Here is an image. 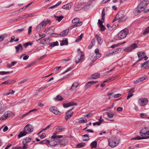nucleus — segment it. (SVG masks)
I'll return each instance as SVG.
<instances>
[{
  "mask_svg": "<svg viewBox=\"0 0 149 149\" xmlns=\"http://www.w3.org/2000/svg\"><path fill=\"white\" fill-rule=\"evenodd\" d=\"M105 15V9H104V8H103L102 10V14H101L102 20H104Z\"/></svg>",
  "mask_w": 149,
  "mask_h": 149,
  "instance_id": "obj_39",
  "label": "nucleus"
},
{
  "mask_svg": "<svg viewBox=\"0 0 149 149\" xmlns=\"http://www.w3.org/2000/svg\"><path fill=\"white\" fill-rule=\"evenodd\" d=\"M7 34L6 33H4L2 35H0V42L3 41L4 38L7 36Z\"/></svg>",
  "mask_w": 149,
  "mask_h": 149,
  "instance_id": "obj_32",
  "label": "nucleus"
},
{
  "mask_svg": "<svg viewBox=\"0 0 149 149\" xmlns=\"http://www.w3.org/2000/svg\"><path fill=\"white\" fill-rule=\"evenodd\" d=\"M72 4L71 3H70L68 4L63 5L62 8L64 9H66V10H69L72 7Z\"/></svg>",
  "mask_w": 149,
  "mask_h": 149,
  "instance_id": "obj_18",
  "label": "nucleus"
},
{
  "mask_svg": "<svg viewBox=\"0 0 149 149\" xmlns=\"http://www.w3.org/2000/svg\"><path fill=\"white\" fill-rule=\"evenodd\" d=\"M95 40L94 39H93L91 42L90 45L88 46V49H91L94 45Z\"/></svg>",
  "mask_w": 149,
  "mask_h": 149,
  "instance_id": "obj_30",
  "label": "nucleus"
},
{
  "mask_svg": "<svg viewBox=\"0 0 149 149\" xmlns=\"http://www.w3.org/2000/svg\"><path fill=\"white\" fill-rule=\"evenodd\" d=\"M60 45L61 46L64 45H67L68 44V42L67 38H65L64 40H63L61 41H60Z\"/></svg>",
  "mask_w": 149,
  "mask_h": 149,
  "instance_id": "obj_26",
  "label": "nucleus"
},
{
  "mask_svg": "<svg viewBox=\"0 0 149 149\" xmlns=\"http://www.w3.org/2000/svg\"><path fill=\"white\" fill-rule=\"evenodd\" d=\"M23 144V146L22 147V148L24 149H26L27 148V146H28V144L26 143H22Z\"/></svg>",
  "mask_w": 149,
  "mask_h": 149,
  "instance_id": "obj_55",
  "label": "nucleus"
},
{
  "mask_svg": "<svg viewBox=\"0 0 149 149\" xmlns=\"http://www.w3.org/2000/svg\"><path fill=\"white\" fill-rule=\"evenodd\" d=\"M121 50L122 49L121 48H118L114 49L112 51L113 52H114V54H115L118 53V52H120Z\"/></svg>",
  "mask_w": 149,
  "mask_h": 149,
  "instance_id": "obj_46",
  "label": "nucleus"
},
{
  "mask_svg": "<svg viewBox=\"0 0 149 149\" xmlns=\"http://www.w3.org/2000/svg\"><path fill=\"white\" fill-rule=\"evenodd\" d=\"M46 25V23L45 22V20H43L36 27V28L37 29H38L39 28L40 29H41L42 28H43L45 27Z\"/></svg>",
  "mask_w": 149,
  "mask_h": 149,
  "instance_id": "obj_17",
  "label": "nucleus"
},
{
  "mask_svg": "<svg viewBox=\"0 0 149 149\" xmlns=\"http://www.w3.org/2000/svg\"><path fill=\"white\" fill-rule=\"evenodd\" d=\"M67 142L65 141V139H63L59 141L58 143H60V144L61 146H64L66 143Z\"/></svg>",
  "mask_w": 149,
  "mask_h": 149,
  "instance_id": "obj_40",
  "label": "nucleus"
},
{
  "mask_svg": "<svg viewBox=\"0 0 149 149\" xmlns=\"http://www.w3.org/2000/svg\"><path fill=\"white\" fill-rule=\"evenodd\" d=\"M118 77V75H116L114 77H112L110 78H109V80H110L111 81H113L115 79H116Z\"/></svg>",
  "mask_w": 149,
  "mask_h": 149,
  "instance_id": "obj_59",
  "label": "nucleus"
},
{
  "mask_svg": "<svg viewBox=\"0 0 149 149\" xmlns=\"http://www.w3.org/2000/svg\"><path fill=\"white\" fill-rule=\"evenodd\" d=\"M121 95V94L118 93L114 95V97L115 98H118L120 97Z\"/></svg>",
  "mask_w": 149,
  "mask_h": 149,
  "instance_id": "obj_63",
  "label": "nucleus"
},
{
  "mask_svg": "<svg viewBox=\"0 0 149 149\" xmlns=\"http://www.w3.org/2000/svg\"><path fill=\"white\" fill-rule=\"evenodd\" d=\"M125 11L122 10L119 11L116 15V18H118L119 22H123L127 19V17L126 15H125Z\"/></svg>",
  "mask_w": 149,
  "mask_h": 149,
  "instance_id": "obj_2",
  "label": "nucleus"
},
{
  "mask_svg": "<svg viewBox=\"0 0 149 149\" xmlns=\"http://www.w3.org/2000/svg\"><path fill=\"white\" fill-rule=\"evenodd\" d=\"M104 22V20H102V21H101L100 19H98V22L100 26H101L103 25L102 23Z\"/></svg>",
  "mask_w": 149,
  "mask_h": 149,
  "instance_id": "obj_62",
  "label": "nucleus"
},
{
  "mask_svg": "<svg viewBox=\"0 0 149 149\" xmlns=\"http://www.w3.org/2000/svg\"><path fill=\"white\" fill-rule=\"evenodd\" d=\"M97 142L96 141H94L92 142L90 146H91V148H96L97 147Z\"/></svg>",
  "mask_w": 149,
  "mask_h": 149,
  "instance_id": "obj_33",
  "label": "nucleus"
},
{
  "mask_svg": "<svg viewBox=\"0 0 149 149\" xmlns=\"http://www.w3.org/2000/svg\"><path fill=\"white\" fill-rule=\"evenodd\" d=\"M83 34L81 33L80 35L77 38V39L75 40V42H79L82 38Z\"/></svg>",
  "mask_w": 149,
  "mask_h": 149,
  "instance_id": "obj_48",
  "label": "nucleus"
},
{
  "mask_svg": "<svg viewBox=\"0 0 149 149\" xmlns=\"http://www.w3.org/2000/svg\"><path fill=\"white\" fill-rule=\"evenodd\" d=\"M35 63L36 62H34L29 64L26 66V68H29L30 67H31L33 65L35 64Z\"/></svg>",
  "mask_w": 149,
  "mask_h": 149,
  "instance_id": "obj_60",
  "label": "nucleus"
},
{
  "mask_svg": "<svg viewBox=\"0 0 149 149\" xmlns=\"http://www.w3.org/2000/svg\"><path fill=\"white\" fill-rule=\"evenodd\" d=\"M24 30V29L23 28L18 29L16 31V32L17 33H20Z\"/></svg>",
  "mask_w": 149,
  "mask_h": 149,
  "instance_id": "obj_64",
  "label": "nucleus"
},
{
  "mask_svg": "<svg viewBox=\"0 0 149 149\" xmlns=\"http://www.w3.org/2000/svg\"><path fill=\"white\" fill-rule=\"evenodd\" d=\"M148 33H149V26L147 27L142 33V34L144 36Z\"/></svg>",
  "mask_w": 149,
  "mask_h": 149,
  "instance_id": "obj_34",
  "label": "nucleus"
},
{
  "mask_svg": "<svg viewBox=\"0 0 149 149\" xmlns=\"http://www.w3.org/2000/svg\"><path fill=\"white\" fill-rule=\"evenodd\" d=\"M76 105L77 104L76 103H75L74 102H72L68 103H65L63 104V106L65 108H67L71 106Z\"/></svg>",
  "mask_w": 149,
  "mask_h": 149,
  "instance_id": "obj_15",
  "label": "nucleus"
},
{
  "mask_svg": "<svg viewBox=\"0 0 149 149\" xmlns=\"http://www.w3.org/2000/svg\"><path fill=\"white\" fill-rule=\"evenodd\" d=\"M148 100L146 98L140 99L139 100L138 102L140 105L144 106L148 103Z\"/></svg>",
  "mask_w": 149,
  "mask_h": 149,
  "instance_id": "obj_12",
  "label": "nucleus"
},
{
  "mask_svg": "<svg viewBox=\"0 0 149 149\" xmlns=\"http://www.w3.org/2000/svg\"><path fill=\"white\" fill-rule=\"evenodd\" d=\"M107 27L108 29L110 31H112L115 27L116 26L115 25H113L111 26L109 24H107Z\"/></svg>",
  "mask_w": 149,
  "mask_h": 149,
  "instance_id": "obj_41",
  "label": "nucleus"
},
{
  "mask_svg": "<svg viewBox=\"0 0 149 149\" xmlns=\"http://www.w3.org/2000/svg\"><path fill=\"white\" fill-rule=\"evenodd\" d=\"M77 52L79 53V52H80L81 56H80V54H79V55H77L76 57L75 61L76 64H78L84 58V55L83 54V53L81 51L80 49H77Z\"/></svg>",
  "mask_w": 149,
  "mask_h": 149,
  "instance_id": "obj_8",
  "label": "nucleus"
},
{
  "mask_svg": "<svg viewBox=\"0 0 149 149\" xmlns=\"http://www.w3.org/2000/svg\"><path fill=\"white\" fill-rule=\"evenodd\" d=\"M8 84H10L13 83H14L16 82V81L15 80H7Z\"/></svg>",
  "mask_w": 149,
  "mask_h": 149,
  "instance_id": "obj_57",
  "label": "nucleus"
},
{
  "mask_svg": "<svg viewBox=\"0 0 149 149\" xmlns=\"http://www.w3.org/2000/svg\"><path fill=\"white\" fill-rule=\"evenodd\" d=\"M113 54H114V52H113V51H111L107 53L106 55L107 56H110L111 55H113Z\"/></svg>",
  "mask_w": 149,
  "mask_h": 149,
  "instance_id": "obj_54",
  "label": "nucleus"
},
{
  "mask_svg": "<svg viewBox=\"0 0 149 149\" xmlns=\"http://www.w3.org/2000/svg\"><path fill=\"white\" fill-rule=\"evenodd\" d=\"M137 54L139 58L138 61H139L144 58V56L145 54V53L144 52H140L137 53Z\"/></svg>",
  "mask_w": 149,
  "mask_h": 149,
  "instance_id": "obj_14",
  "label": "nucleus"
},
{
  "mask_svg": "<svg viewBox=\"0 0 149 149\" xmlns=\"http://www.w3.org/2000/svg\"><path fill=\"white\" fill-rule=\"evenodd\" d=\"M129 33V30L127 29H125L121 30L117 34L118 39L116 40H120L125 38Z\"/></svg>",
  "mask_w": 149,
  "mask_h": 149,
  "instance_id": "obj_4",
  "label": "nucleus"
},
{
  "mask_svg": "<svg viewBox=\"0 0 149 149\" xmlns=\"http://www.w3.org/2000/svg\"><path fill=\"white\" fill-rule=\"evenodd\" d=\"M69 30V29H67L61 32L60 33V36H61L62 37L66 36L67 35L68 33Z\"/></svg>",
  "mask_w": 149,
  "mask_h": 149,
  "instance_id": "obj_21",
  "label": "nucleus"
},
{
  "mask_svg": "<svg viewBox=\"0 0 149 149\" xmlns=\"http://www.w3.org/2000/svg\"><path fill=\"white\" fill-rule=\"evenodd\" d=\"M49 45L52 47H53L56 46H58V41H56L55 42H51L49 43Z\"/></svg>",
  "mask_w": 149,
  "mask_h": 149,
  "instance_id": "obj_38",
  "label": "nucleus"
},
{
  "mask_svg": "<svg viewBox=\"0 0 149 149\" xmlns=\"http://www.w3.org/2000/svg\"><path fill=\"white\" fill-rule=\"evenodd\" d=\"M133 95V94L132 93H131L128 92V95H127V99L128 100L130 97Z\"/></svg>",
  "mask_w": 149,
  "mask_h": 149,
  "instance_id": "obj_56",
  "label": "nucleus"
},
{
  "mask_svg": "<svg viewBox=\"0 0 149 149\" xmlns=\"http://www.w3.org/2000/svg\"><path fill=\"white\" fill-rule=\"evenodd\" d=\"M100 76V74L98 73H95L92 74L91 76V79H94L99 78Z\"/></svg>",
  "mask_w": 149,
  "mask_h": 149,
  "instance_id": "obj_22",
  "label": "nucleus"
},
{
  "mask_svg": "<svg viewBox=\"0 0 149 149\" xmlns=\"http://www.w3.org/2000/svg\"><path fill=\"white\" fill-rule=\"evenodd\" d=\"M82 137H83L82 139V141H88L90 139V138L88 134H84L82 136Z\"/></svg>",
  "mask_w": 149,
  "mask_h": 149,
  "instance_id": "obj_31",
  "label": "nucleus"
},
{
  "mask_svg": "<svg viewBox=\"0 0 149 149\" xmlns=\"http://www.w3.org/2000/svg\"><path fill=\"white\" fill-rule=\"evenodd\" d=\"M142 68L144 67V66L146 65V66L144 67V69H147L149 68V60H148L143 63L142 64Z\"/></svg>",
  "mask_w": 149,
  "mask_h": 149,
  "instance_id": "obj_23",
  "label": "nucleus"
},
{
  "mask_svg": "<svg viewBox=\"0 0 149 149\" xmlns=\"http://www.w3.org/2000/svg\"><path fill=\"white\" fill-rule=\"evenodd\" d=\"M137 47V46L136 43H134L130 46L126 48L125 49V52L130 51L132 50L135 49Z\"/></svg>",
  "mask_w": 149,
  "mask_h": 149,
  "instance_id": "obj_13",
  "label": "nucleus"
},
{
  "mask_svg": "<svg viewBox=\"0 0 149 149\" xmlns=\"http://www.w3.org/2000/svg\"><path fill=\"white\" fill-rule=\"evenodd\" d=\"M62 137V136L56 135L55 133H54L53 135L51 136V138L54 139H52L51 141H50L49 144L51 146H55L57 145L59 142V141H58V139Z\"/></svg>",
  "mask_w": 149,
  "mask_h": 149,
  "instance_id": "obj_3",
  "label": "nucleus"
},
{
  "mask_svg": "<svg viewBox=\"0 0 149 149\" xmlns=\"http://www.w3.org/2000/svg\"><path fill=\"white\" fill-rule=\"evenodd\" d=\"M49 111L56 115H61V112L55 106H52L50 107Z\"/></svg>",
  "mask_w": 149,
  "mask_h": 149,
  "instance_id": "obj_10",
  "label": "nucleus"
},
{
  "mask_svg": "<svg viewBox=\"0 0 149 149\" xmlns=\"http://www.w3.org/2000/svg\"><path fill=\"white\" fill-rule=\"evenodd\" d=\"M95 37L97 40L98 43L100 45L102 44V40L101 38L97 34L95 35Z\"/></svg>",
  "mask_w": 149,
  "mask_h": 149,
  "instance_id": "obj_27",
  "label": "nucleus"
},
{
  "mask_svg": "<svg viewBox=\"0 0 149 149\" xmlns=\"http://www.w3.org/2000/svg\"><path fill=\"white\" fill-rule=\"evenodd\" d=\"M74 107H73L71 109L67 111L66 112V115L65 116V118L66 120H68L72 116L73 113V112L70 111L73 109H74Z\"/></svg>",
  "mask_w": 149,
  "mask_h": 149,
  "instance_id": "obj_11",
  "label": "nucleus"
},
{
  "mask_svg": "<svg viewBox=\"0 0 149 149\" xmlns=\"http://www.w3.org/2000/svg\"><path fill=\"white\" fill-rule=\"evenodd\" d=\"M31 140V138L28 137H26L22 141V143H27L30 142Z\"/></svg>",
  "mask_w": 149,
  "mask_h": 149,
  "instance_id": "obj_29",
  "label": "nucleus"
},
{
  "mask_svg": "<svg viewBox=\"0 0 149 149\" xmlns=\"http://www.w3.org/2000/svg\"><path fill=\"white\" fill-rule=\"evenodd\" d=\"M85 145V143H79L77 145V148H79L84 147Z\"/></svg>",
  "mask_w": 149,
  "mask_h": 149,
  "instance_id": "obj_47",
  "label": "nucleus"
},
{
  "mask_svg": "<svg viewBox=\"0 0 149 149\" xmlns=\"http://www.w3.org/2000/svg\"><path fill=\"white\" fill-rule=\"evenodd\" d=\"M13 114V113L10 111H7L0 118L1 120H3L12 116Z\"/></svg>",
  "mask_w": 149,
  "mask_h": 149,
  "instance_id": "obj_9",
  "label": "nucleus"
},
{
  "mask_svg": "<svg viewBox=\"0 0 149 149\" xmlns=\"http://www.w3.org/2000/svg\"><path fill=\"white\" fill-rule=\"evenodd\" d=\"M26 134V133L23 131H21L19 132V134L18 135L17 137L18 139H19L22 136H25Z\"/></svg>",
  "mask_w": 149,
  "mask_h": 149,
  "instance_id": "obj_24",
  "label": "nucleus"
},
{
  "mask_svg": "<svg viewBox=\"0 0 149 149\" xmlns=\"http://www.w3.org/2000/svg\"><path fill=\"white\" fill-rule=\"evenodd\" d=\"M108 115L109 117L110 118H112L113 116V115L112 113H110L109 112L106 113Z\"/></svg>",
  "mask_w": 149,
  "mask_h": 149,
  "instance_id": "obj_53",
  "label": "nucleus"
},
{
  "mask_svg": "<svg viewBox=\"0 0 149 149\" xmlns=\"http://www.w3.org/2000/svg\"><path fill=\"white\" fill-rule=\"evenodd\" d=\"M87 120L85 118H80L79 120V122L81 123H84L86 122Z\"/></svg>",
  "mask_w": 149,
  "mask_h": 149,
  "instance_id": "obj_44",
  "label": "nucleus"
},
{
  "mask_svg": "<svg viewBox=\"0 0 149 149\" xmlns=\"http://www.w3.org/2000/svg\"><path fill=\"white\" fill-rule=\"evenodd\" d=\"M147 78V76H144L142 77L139 78L141 81H143L144 80H145Z\"/></svg>",
  "mask_w": 149,
  "mask_h": 149,
  "instance_id": "obj_58",
  "label": "nucleus"
},
{
  "mask_svg": "<svg viewBox=\"0 0 149 149\" xmlns=\"http://www.w3.org/2000/svg\"><path fill=\"white\" fill-rule=\"evenodd\" d=\"M15 48L17 53H18L20 51H22L23 50V47L20 44H19L17 46H15Z\"/></svg>",
  "mask_w": 149,
  "mask_h": 149,
  "instance_id": "obj_16",
  "label": "nucleus"
},
{
  "mask_svg": "<svg viewBox=\"0 0 149 149\" xmlns=\"http://www.w3.org/2000/svg\"><path fill=\"white\" fill-rule=\"evenodd\" d=\"M100 30L102 31H104L106 29L105 26L103 25L100 26Z\"/></svg>",
  "mask_w": 149,
  "mask_h": 149,
  "instance_id": "obj_61",
  "label": "nucleus"
},
{
  "mask_svg": "<svg viewBox=\"0 0 149 149\" xmlns=\"http://www.w3.org/2000/svg\"><path fill=\"white\" fill-rule=\"evenodd\" d=\"M119 141L117 138H113L109 139L108 140V145L109 146L113 148L117 146L119 143Z\"/></svg>",
  "mask_w": 149,
  "mask_h": 149,
  "instance_id": "obj_5",
  "label": "nucleus"
},
{
  "mask_svg": "<svg viewBox=\"0 0 149 149\" xmlns=\"http://www.w3.org/2000/svg\"><path fill=\"white\" fill-rule=\"evenodd\" d=\"M99 120V121L98 122H97L93 123V126H95L96 125H100L102 122L104 121L103 119Z\"/></svg>",
  "mask_w": 149,
  "mask_h": 149,
  "instance_id": "obj_36",
  "label": "nucleus"
},
{
  "mask_svg": "<svg viewBox=\"0 0 149 149\" xmlns=\"http://www.w3.org/2000/svg\"><path fill=\"white\" fill-rule=\"evenodd\" d=\"M54 17H55L56 19L58 20V22H60L64 18V17L63 16H57L54 15Z\"/></svg>",
  "mask_w": 149,
  "mask_h": 149,
  "instance_id": "obj_35",
  "label": "nucleus"
},
{
  "mask_svg": "<svg viewBox=\"0 0 149 149\" xmlns=\"http://www.w3.org/2000/svg\"><path fill=\"white\" fill-rule=\"evenodd\" d=\"M140 3L145 8L147 6L149 3V1L148 0H144L141 1Z\"/></svg>",
  "mask_w": 149,
  "mask_h": 149,
  "instance_id": "obj_25",
  "label": "nucleus"
},
{
  "mask_svg": "<svg viewBox=\"0 0 149 149\" xmlns=\"http://www.w3.org/2000/svg\"><path fill=\"white\" fill-rule=\"evenodd\" d=\"M50 41L49 38H44L41 40L40 43L41 44L44 45L49 43Z\"/></svg>",
  "mask_w": 149,
  "mask_h": 149,
  "instance_id": "obj_19",
  "label": "nucleus"
},
{
  "mask_svg": "<svg viewBox=\"0 0 149 149\" xmlns=\"http://www.w3.org/2000/svg\"><path fill=\"white\" fill-rule=\"evenodd\" d=\"M50 141H49L48 140H47V139H45V140L42 141H41L40 144H49Z\"/></svg>",
  "mask_w": 149,
  "mask_h": 149,
  "instance_id": "obj_43",
  "label": "nucleus"
},
{
  "mask_svg": "<svg viewBox=\"0 0 149 149\" xmlns=\"http://www.w3.org/2000/svg\"><path fill=\"white\" fill-rule=\"evenodd\" d=\"M63 99V98L61 95H58L54 98L55 101H60Z\"/></svg>",
  "mask_w": 149,
  "mask_h": 149,
  "instance_id": "obj_37",
  "label": "nucleus"
},
{
  "mask_svg": "<svg viewBox=\"0 0 149 149\" xmlns=\"http://www.w3.org/2000/svg\"><path fill=\"white\" fill-rule=\"evenodd\" d=\"M82 5L81 3H80V4L78 5L76 7L74 8L75 10L76 11H78L79 10L81 9V8H83V6L81 7H80V6H82Z\"/></svg>",
  "mask_w": 149,
  "mask_h": 149,
  "instance_id": "obj_45",
  "label": "nucleus"
},
{
  "mask_svg": "<svg viewBox=\"0 0 149 149\" xmlns=\"http://www.w3.org/2000/svg\"><path fill=\"white\" fill-rule=\"evenodd\" d=\"M79 84L77 82H75L72 85L70 90L71 91H73L78 86Z\"/></svg>",
  "mask_w": 149,
  "mask_h": 149,
  "instance_id": "obj_20",
  "label": "nucleus"
},
{
  "mask_svg": "<svg viewBox=\"0 0 149 149\" xmlns=\"http://www.w3.org/2000/svg\"><path fill=\"white\" fill-rule=\"evenodd\" d=\"M15 93V91L13 90H10L9 93H6V94H3L4 95H8L10 94H13Z\"/></svg>",
  "mask_w": 149,
  "mask_h": 149,
  "instance_id": "obj_51",
  "label": "nucleus"
},
{
  "mask_svg": "<svg viewBox=\"0 0 149 149\" xmlns=\"http://www.w3.org/2000/svg\"><path fill=\"white\" fill-rule=\"evenodd\" d=\"M33 130V127L30 124H28L24 127L23 131L26 132L27 134H29L32 132Z\"/></svg>",
  "mask_w": 149,
  "mask_h": 149,
  "instance_id": "obj_7",
  "label": "nucleus"
},
{
  "mask_svg": "<svg viewBox=\"0 0 149 149\" xmlns=\"http://www.w3.org/2000/svg\"><path fill=\"white\" fill-rule=\"evenodd\" d=\"M32 44L33 43L32 42H29L25 43L24 44L23 46L25 47H26L28 46L29 45L31 46Z\"/></svg>",
  "mask_w": 149,
  "mask_h": 149,
  "instance_id": "obj_50",
  "label": "nucleus"
},
{
  "mask_svg": "<svg viewBox=\"0 0 149 149\" xmlns=\"http://www.w3.org/2000/svg\"><path fill=\"white\" fill-rule=\"evenodd\" d=\"M79 20V19L78 18H76L73 19L72 21V23L75 24L78 22Z\"/></svg>",
  "mask_w": 149,
  "mask_h": 149,
  "instance_id": "obj_52",
  "label": "nucleus"
},
{
  "mask_svg": "<svg viewBox=\"0 0 149 149\" xmlns=\"http://www.w3.org/2000/svg\"><path fill=\"white\" fill-rule=\"evenodd\" d=\"M140 134L142 137L137 136L136 137L132 138L131 140H139L149 139V129L146 127L143 128L140 132Z\"/></svg>",
  "mask_w": 149,
  "mask_h": 149,
  "instance_id": "obj_1",
  "label": "nucleus"
},
{
  "mask_svg": "<svg viewBox=\"0 0 149 149\" xmlns=\"http://www.w3.org/2000/svg\"><path fill=\"white\" fill-rule=\"evenodd\" d=\"M64 129L65 128L61 126H59L56 129V131L58 132H61L64 130Z\"/></svg>",
  "mask_w": 149,
  "mask_h": 149,
  "instance_id": "obj_42",
  "label": "nucleus"
},
{
  "mask_svg": "<svg viewBox=\"0 0 149 149\" xmlns=\"http://www.w3.org/2000/svg\"><path fill=\"white\" fill-rule=\"evenodd\" d=\"M91 86V84H90V82L89 81L84 86V88L85 89H87L88 88L90 87Z\"/></svg>",
  "mask_w": 149,
  "mask_h": 149,
  "instance_id": "obj_49",
  "label": "nucleus"
},
{
  "mask_svg": "<svg viewBox=\"0 0 149 149\" xmlns=\"http://www.w3.org/2000/svg\"><path fill=\"white\" fill-rule=\"evenodd\" d=\"M95 53L96 54V55L94 56L95 57L100 58L101 56V54L99 52V50L98 49H96L95 50Z\"/></svg>",
  "mask_w": 149,
  "mask_h": 149,
  "instance_id": "obj_28",
  "label": "nucleus"
},
{
  "mask_svg": "<svg viewBox=\"0 0 149 149\" xmlns=\"http://www.w3.org/2000/svg\"><path fill=\"white\" fill-rule=\"evenodd\" d=\"M140 3L138 5L136 9L134 11V14L135 16L139 15L141 12L143 11L145 8Z\"/></svg>",
  "mask_w": 149,
  "mask_h": 149,
  "instance_id": "obj_6",
  "label": "nucleus"
}]
</instances>
